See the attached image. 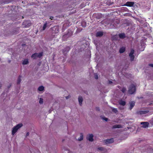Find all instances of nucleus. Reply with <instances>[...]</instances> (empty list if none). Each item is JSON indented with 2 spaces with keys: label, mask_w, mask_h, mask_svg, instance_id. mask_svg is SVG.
Segmentation results:
<instances>
[{
  "label": "nucleus",
  "mask_w": 153,
  "mask_h": 153,
  "mask_svg": "<svg viewBox=\"0 0 153 153\" xmlns=\"http://www.w3.org/2000/svg\"><path fill=\"white\" fill-rule=\"evenodd\" d=\"M22 126L23 124L22 123H19L13 127L12 128V135L13 136H14L15 135V133L19 128L22 127Z\"/></svg>",
  "instance_id": "f257e3e1"
},
{
  "label": "nucleus",
  "mask_w": 153,
  "mask_h": 153,
  "mask_svg": "<svg viewBox=\"0 0 153 153\" xmlns=\"http://www.w3.org/2000/svg\"><path fill=\"white\" fill-rule=\"evenodd\" d=\"M136 91L135 86L133 84H131L129 87L128 92L130 94H134Z\"/></svg>",
  "instance_id": "f03ea898"
},
{
  "label": "nucleus",
  "mask_w": 153,
  "mask_h": 153,
  "mask_svg": "<svg viewBox=\"0 0 153 153\" xmlns=\"http://www.w3.org/2000/svg\"><path fill=\"white\" fill-rule=\"evenodd\" d=\"M134 50L133 49H131V50L130 52L129 53V56L131 61H133L134 58Z\"/></svg>",
  "instance_id": "7ed1b4c3"
},
{
  "label": "nucleus",
  "mask_w": 153,
  "mask_h": 153,
  "mask_svg": "<svg viewBox=\"0 0 153 153\" xmlns=\"http://www.w3.org/2000/svg\"><path fill=\"white\" fill-rule=\"evenodd\" d=\"M94 135L93 134H90L87 135V139L90 142H92L94 140Z\"/></svg>",
  "instance_id": "20e7f679"
},
{
  "label": "nucleus",
  "mask_w": 153,
  "mask_h": 153,
  "mask_svg": "<svg viewBox=\"0 0 153 153\" xmlns=\"http://www.w3.org/2000/svg\"><path fill=\"white\" fill-rule=\"evenodd\" d=\"M134 3L133 2L128 1L124 5L127 6L131 7L134 5Z\"/></svg>",
  "instance_id": "39448f33"
},
{
  "label": "nucleus",
  "mask_w": 153,
  "mask_h": 153,
  "mask_svg": "<svg viewBox=\"0 0 153 153\" xmlns=\"http://www.w3.org/2000/svg\"><path fill=\"white\" fill-rule=\"evenodd\" d=\"M141 124L142 125V127L144 128H146L149 126V123L147 122H143L141 123Z\"/></svg>",
  "instance_id": "423d86ee"
},
{
  "label": "nucleus",
  "mask_w": 153,
  "mask_h": 153,
  "mask_svg": "<svg viewBox=\"0 0 153 153\" xmlns=\"http://www.w3.org/2000/svg\"><path fill=\"white\" fill-rule=\"evenodd\" d=\"M79 137L78 138L77 140L79 141H81L83 139V134L82 133H80L79 134Z\"/></svg>",
  "instance_id": "0eeeda50"
},
{
  "label": "nucleus",
  "mask_w": 153,
  "mask_h": 153,
  "mask_svg": "<svg viewBox=\"0 0 153 153\" xmlns=\"http://www.w3.org/2000/svg\"><path fill=\"white\" fill-rule=\"evenodd\" d=\"M78 100L79 105L80 106H82L83 101L82 97L81 96H79L78 98Z\"/></svg>",
  "instance_id": "6e6552de"
},
{
  "label": "nucleus",
  "mask_w": 153,
  "mask_h": 153,
  "mask_svg": "<svg viewBox=\"0 0 153 153\" xmlns=\"http://www.w3.org/2000/svg\"><path fill=\"white\" fill-rule=\"evenodd\" d=\"M135 102L134 101H131L130 103L129 109L131 110L135 105Z\"/></svg>",
  "instance_id": "1a4fd4ad"
},
{
  "label": "nucleus",
  "mask_w": 153,
  "mask_h": 153,
  "mask_svg": "<svg viewBox=\"0 0 153 153\" xmlns=\"http://www.w3.org/2000/svg\"><path fill=\"white\" fill-rule=\"evenodd\" d=\"M103 35V33L101 31H99L97 33L96 35L97 37H100Z\"/></svg>",
  "instance_id": "9d476101"
},
{
  "label": "nucleus",
  "mask_w": 153,
  "mask_h": 153,
  "mask_svg": "<svg viewBox=\"0 0 153 153\" xmlns=\"http://www.w3.org/2000/svg\"><path fill=\"white\" fill-rule=\"evenodd\" d=\"M114 142V140L113 138L111 139H107L106 140V143H113Z\"/></svg>",
  "instance_id": "9b49d317"
},
{
  "label": "nucleus",
  "mask_w": 153,
  "mask_h": 153,
  "mask_svg": "<svg viewBox=\"0 0 153 153\" xmlns=\"http://www.w3.org/2000/svg\"><path fill=\"white\" fill-rule=\"evenodd\" d=\"M149 111H140L138 112V114H140L142 115L147 113Z\"/></svg>",
  "instance_id": "f8f14e48"
},
{
  "label": "nucleus",
  "mask_w": 153,
  "mask_h": 153,
  "mask_svg": "<svg viewBox=\"0 0 153 153\" xmlns=\"http://www.w3.org/2000/svg\"><path fill=\"white\" fill-rule=\"evenodd\" d=\"M29 63V60L28 59H24L22 62V64L24 65H27Z\"/></svg>",
  "instance_id": "ddd939ff"
},
{
  "label": "nucleus",
  "mask_w": 153,
  "mask_h": 153,
  "mask_svg": "<svg viewBox=\"0 0 153 153\" xmlns=\"http://www.w3.org/2000/svg\"><path fill=\"white\" fill-rule=\"evenodd\" d=\"M125 51V48L124 47H122L119 50V52L120 53H123Z\"/></svg>",
  "instance_id": "4468645a"
},
{
  "label": "nucleus",
  "mask_w": 153,
  "mask_h": 153,
  "mask_svg": "<svg viewBox=\"0 0 153 153\" xmlns=\"http://www.w3.org/2000/svg\"><path fill=\"white\" fill-rule=\"evenodd\" d=\"M63 151L64 153H73L68 149H63Z\"/></svg>",
  "instance_id": "2eb2a0df"
},
{
  "label": "nucleus",
  "mask_w": 153,
  "mask_h": 153,
  "mask_svg": "<svg viewBox=\"0 0 153 153\" xmlns=\"http://www.w3.org/2000/svg\"><path fill=\"white\" fill-rule=\"evenodd\" d=\"M119 36V37L121 39H123L125 37V34L124 33L120 34Z\"/></svg>",
  "instance_id": "dca6fc26"
},
{
  "label": "nucleus",
  "mask_w": 153,
  "mask_h": 153,
  "mask_svg": "<svg viewBox=\"0 0 153 153\" xmlns=\"http://www.w3.org/2000/svg\"><path fill=\"white\" fill-rule=\"evenodd\" d=\"M31 57L33 59H36L38 58V57L37 55V53H36L33 54L31 56Z\"/></svg>",
  "instance_id": "f3484780"
},
{
  "label": "nucleus",
  "mask_w": 153,
  "mask_h": 153,
  "mask_svg": "<svg viewBox=\"0 0 153 153\" xmlns=\"http://www.w3.org/2000/svg\"><path fill=\"white\" fill-rule=\"evenodd\" d=\"M44 87L42 86H41L39 87L38 88V90L39 91H41L44 90Z\"/></svg>",
  "instance_id": "a211bd4d"
},
{
  "label": "nucleus",
  "mask_w": 153,
  "mask_h": 153,
  "mask_svg": "<svg viewBox=\"0 0 153 153\" xmlns=\"http://www.w3.org/2000/svg\"><path fill=\"white\" fill-rule=\"evenodd\" d=\"M119 103L120 105L123 106L125 105L126 102L124 101L121 100L119 101Z\"/></svg>",
  "instance_id": "6ab92c4d"
},
{
  "label": "nucleus",
  "mask_w": 153,
  "mask_h": 153,
  "mask_svg": "<svg viewBox=\"0 0 153 153\" xmlns=\"http://www.w3.org/2000/svg\"><path fill=\"white\" fill-rule=\"evenodd\" d=\"M122 127V126L120 125H115L113 126L114 128H120Z\"/></svg>",
  "instance_id": "aec40b11"
},
{
  "label": "nucleus",
  "mask_w": 153,
  "mask_h": 153,
  "mask_svg": "<svg viewBox=\"0 0 153 153\" xmlns=\"http://www.w3.org/2000/svg\"><path fill=\"white\" fill-rule=\"evenodd\" d=\"M39 103L40 104H42L43 103V99L42 98H39Z\"/></svg>",
  "instance_id": "412c9836"
},
{
  "label": "nucleus",
  "mask_w": 153,
  "mask_h": 153,
  "mask_svg": "<svg viewBox=\"0 0 153 153\" xmlns=\"http://www.w3.org/2000/svg\"><path fill=\"white\" fill-rule=\"evenodd\" d=\"M21 77L19 76L18 79L17 81V83L18 84H19L21 82Z\"/></svg>",
  "instance_id": "4be33fe9"
},
{
  "label": "nucleus",
  "mask_w": 153,
  "mask_h": 153,
  "mask_svg": "<svg viewBox=\"0 0 153 153\" xmlns=\"http://www.w3.org/2000/svg\"><path fill=\"white\" fill-rule=\"evenodd\" d=\"M43 55V53L42 52H41L39 53H37V55L39 58H40Z\"/></svg>",
  "instance_id": "5701e85b"
},
{
  "label": "nucleus",
  "mask_w": 153,
  "mask_h": 153,
  "mask_svg": "<svg viewBox=\"0 0 153 153\" xmlns=\"http://www.w3.org/2000/svg\"><path fill=\"white\" fill-rule=\"evenodd\" d=\"M47 23L46 22V23H45L44 25H43V29H42V30H44L45 28H46V27H47Z\"/></svg>",
  "instance_id": "b1692460"
},
{
  "label": "nucleus",
  "mask_w": 153,
  "mask_h": 153,
  "mask_svg": "<svg viewBox=\"0 0 153 153\" xmlns=\"http://www.w3.org/2000/svg\"><path fill=\"white\" fill-rule=\"evenodd\" d=\"M102 120H104L105 121H107L108 120V118H106V117H102Z\"/></svg>",
  "instance_id": "393cba45"
},
{
  "label": "nucleus",
  "mask_w": 153,
  "mask_h": 153,
  "mask_svg": "<svg viewBox=\"0 0 153 153\" xmlns=\"http://www.w3.org/2000/svg\"><path fill=\"white\" fill-rule=\"evenodd\" d=\"M126 89L124 88H123L121 89L122 91L123 92V93H124L126 92Z\"/></svg>",
  "instance_id": "a878e982"
},
{
  "label": "nucleus",
  "mask_w": 153,
  "mask_h": 153,
  "mask_svg": "<svg viewBox=\"0 0 153 153\" xmlns=\"http://www.w3.org/2000/svg\"><path fill=\"white\" fill-rule=\"evenodd\" d=\"M112 111L116 113L117 112V110L116 108H114L113 109Z\"/></svg>",
  "instance_id": "bb28decb"
},
{
  "label": "nucleus",
  "mask_w": 153,
  "mask_h": 153,
  "mask_svg": "<svg viewBox=\"0 0 153 153\" xmlns=\"http://www.w3.org/2000/svg\"><path fill=\"white\" fill-rule=\"evenodd\" d=\"M98 149L99 150H102L103 149V148L102 147H99Z\"/></svg>",
  "instance_id": "cd10ccee"
},
{
  "label": "nucleus",
  "mask_w": 153,
  "mask_h": 153,
  "mask_svg": "<svg viewBox=\"0 0 153 153\" xmlns=\"http://www.w3.org/2000/svg\"><path fill=\"white\" fill-rule=\"evenodd\" d=\"M149 65L150 66L153 67V64H150Z\"/></svg>",
  "instance_id": "c85d7f7f"
},
{
  "label": "nucleus",
  "mask_w": 153,
  "mask_h": 153,
  "mask_svg": "<svg viewBox=\"0 0 153 153\" xmlns=\"http://www.w3.org/2000/svg\"><path fill=\"white\" fill-rule=\"evenodd\" d=\"M113 83L112 82V81H109V84H111L112 83Z\"/></svg>",
  "instance_id": "c756f323"
},
{
  "label": "nucleus",
  "mask_w": 153,
  "mask_h": 153,
  "mask_svg": "<svg viewBox=\"0 0 153 153\" xmlns=\"http://www.w3.org/2000/svg\"><path fill=\"white\" fill-rule=\"evenodd\" d=\"M29 135V132H27L26 135V137L28 136Z\"/></svg>",
  "instance_id": "7c9ffc66"
},
{
  "label": "nucleus",
  "mask_w": 153,
  "mask_h": 153,
  "mask_svg": "<svg viewBox=\"0 0 153 153\" xmlns=\"http://www.w3.org/2000/svg\"><path fill=\"white\" fill-rule=\"evenodd\" d=\"M95 78L96 79H98V76L97 75L96 76H95Z\"/></svg>",
  "instance_id": "2f4dec72"
},
{
  "label": "nucleus",
  "mask_w": 153,
  "mask_h": 153,
  "mask_svg": "<svg viewBox=\"0 0 153 153\" xmlns=\"http://www.w3.org/2000/svg\"><path fill=\"white\" fill-rule=\"evenodd\" d=\"M27 22H23L24 24L26 25V24L27 23Z\"/></svg>",
  "instance_id": "473e14b6"
},
{
  "label": "nucleus",
  "mask_w": 153,
  "mask_h": 153,
  "mask_svg": "<svg viewBox=\"0 0 153 153\" xmlns=\"http://www.w3.org/2000/svg\"><path fill=\"white\" fill-rule=\"evenodd\" d=\"M2 87V84L1 83V82H0V88H1V87Z\"/></svg>",
  "instance_id": "72a5a7b5"
},
{
  "label": "nucleus",
  "mask_w": 153,
  "mask_h": 153,
  "mask_svg": "<svg viewBox=\"0 0 153 153\" xmlns=\"http://www.w3.org/2000/svg\"><path fill=\"white\" fill-rule=\"evenodd\" d=\"M30 25H31V24H30H30H28H28H27V25H26V26H30Z\"/></svg>",
  "instance_id": "f704fd0d"
},
{
  "label": "nucleus",
  "mask_w": 153,
  "mask_h": 153,
  "mask_svg": "<svg viewBox=\"0 0 153 153\" xmlns=\"http://www.w3.org/2000/svg\"><path fill=\"white\" fill-rule=\"evenodd\" d=\"M144 50V48H143V49H140V50L141 51H143V50Z\"/></svg>",
  "instance_id": "c9c22d12"
},
{
  "label": "nucleus",
  "mask_w": 153,
  "mask_h": 153,
  "mask_svg": "<svg viewBox=\"0 0 153 153\" xmlns=\"http://www.w3.org/2000/svg\"><path fill=\"white\" fill-rule=\"evenodd\" d=\"M123 108H120V109H123Z\"/></svg>",
  "instance_id": "e433bc0d"
}]
</instances>
